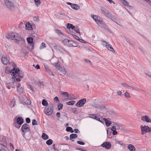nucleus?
Returning a JSON list of instances; mask_svg holds the SVG:
<instances>
[{
    "mask_svg": "<svg viewBox=\"0 0 151 151\" xmlns=\"http://www.w3.org/2000/svg\"><path fill=\"white\" fill-rule=\"evenodd\" d=\"M53 142V141L51 139H49L46 142V143L48 145H51Z\"/></svg>",
    "mask_w": 151,
    "mask_h": 151,
    "instance_id": "obj_39",
    "label": "nucleus"
},
{
    "mask_svg": "<svg viewBox=\"0 0 151 151\" xmlns=\"http://www.w3.org/2000/svg\"><path fill=\"white\" fill-rule=\"evenodd\" d=\"M89 115L90 116V117L94 119L95 117L96 116V114H90Z\"/></svg>",
    "mask_w": 151,
    "mask_h": 151,
    "instance_id": "obj_50",
    "label": "nucleus"
},
{
    "mask_svg": "<svg viewBox=\"0 0 151 151\" xmlns=\"http://www.w3.org/2000/svg\"><path fill=\"white\" fill-rule=\"evenodd\" d=\"M74 30L76 33H78L80 35H81V33H80L79 31V29L78 27H76L74 28Z\"/></svg>",
    "mask_w": 151,
    "mask_h": 151,
    "instance_id": "obj_37",
    "label": "nucleus"
},
{
    "mask_svg": "<svg viewBox=\"0 0 151 151\" xmlns=\"http://www.w3.org/2000/svg\"><path fill=\"white\" fill-rule=\"evenodd\" d=\"M55 17L56 18L58 19L63 17H61V16L59 14H55Z\"/></svg>",
    "mask_w": 151,
    "mask_h": 151,
    "instance_id": "obj_56",
    "label": "nucleus"
},
{
    "mask_svg": "<svg viewBox=\"0 0 151 151\" xmlns=\"http://www.w3.org/2000/svg\"><path fill=\"white\" fill-rule=\"evenodd\" d=\"M35 4L37 6H39L40 4V0H34Z\"/></svg>",
    "mask_w": 151,
    "mask_h": 151,
    "instance_id": "obj_41",
    "label": "nucleus"
},
{
    "mask_svg": "<svg viewBox=\"0 0 151 151\" xmlns=\"http://www.w3.org/2000/svg\"><path fill=\"white\" fill-rule=\"evenodd\" d=\"M67 27L69 29L71 28L73 29L75 28V26L73 25L72 24L68 23L67 25Z\"/></svg>",
    "mask_w": 151,
    "mask_h": 151,
    "instance_id": "obj_36",
    "label": "nucleus"
},
{
    "mask_svg": "<svg viewBox=\"0 0 151 151\" xmlns=\"http://www.w3.org/2000/svg\"><path fill=\"white\" fill-rule=\"evenodd\" d=\"M21 124H18V123H17H17L15 122L13 124L14 126V127H16V128H17L18 129H19L20 128V127H21Z\"/></svg>",
    "mask_w": 151,
    "mask_h": 151,
    "instance_id": "obj_44",
    "label": "nucleus"
},
{
    "mask_svg": "<svg viewBox=\"0 0 151 151\" xmlns=\"http://www.w3.org/2000/svg\"><path fill=\"white\" fill-rule=\"evenodd\" d=\"M0 144L1 145L5 147H6L7 145V142L6 139V138L4 136H2L0 138Z\"/></svg>",
    "mask_w": 151,
    "mask_h": 151,
    "instance_id": "obj_9",
    "label": "nucleus"
},
{
    "mask_svg": "<svg viewBox=\"0 0 151 151\" xmlns=\"http://www.w3.org/2000/svg\"><path fill=\"white\" fill-rule=\"evenodd\" d=\"M38 86L41 87L43 85V82L39 81L38 83Z\"/></svg>",
    "mask_w": 151,
    "mask_h": 151,
    "instance_id": "obj_63",
    "label": "nucleus"
},
{
    "mask_svg": "<svg viewBox=\"0 0 151 151\" xmlns=\"http://www.w3.org/2000/svg\"><path fill=\"white\" fill-rule=\"evenodd\" d=\"M62 99L63 101L68 100L69 95L67 92H62Z\"/></svg>",
    "mask_w": 151,
    "mask_h": 151,
    "instance_id": "obj_15",
    "label": "nucleus"
},
{
    "mask_svg": "<svg viewBox=\"0 0 151 151\" xmlns=\"http://www.w3.org/2000/svg\"><path fill=\"white\" fill-rule=\"evenodd\" d=\"M113 127L111 128V130L112 131H114V130H115L116 129V126L115 127V125H114V123L113 124Z\"/></svg>",
    "mask_w": 151,
    "mask_h": 151,
    "instance_id": "obj_64",
    "label": "nucleus"
},
{
    "mask_svg": "<svg viewBox=\"0 0 151 151\" xmlns=\"http://www.w3.org/2000/svg\"><path fill=\"white\" fill-rule=\"evenodd\" d=\"M101 11L104 15L109 18L112 14L109 11L106 10L101 9Z\"/></svg>",
    "mask_w": 151,
    "mask_h": 151,
    "instance_id": "obj_17",
    "label": "nucleus"
},
{
    "mask_svg": "<svg viewBox=\"0 0 151 151\" xmlns=\"http://www.w3.org/2000/svg\"><path fill=\"white\" fill-rule=\"evenodd\" d=\"M26 122L27 123H29L30 122V119L29 118H27L26 119Z\"/></svg>",
    "mask_w": 151,
    "mask_h": 151,
    "instance_id": "obj_61",
    "label": "nucleus"
},
{
    "mask_svg": "<svg viewBox=\"0 0 151 151\" xmlns=\"http://www.w3.org/2000/svg\"><path fill=\"white\" fill-rule=\"evenodd\" d=\"M13 40L19 41H24V40L22 38L20 35L16 33H14Z\"/></svg>",
    "mask_w": 151,
    "mask_h": 151,
    "instance_id": "obj_11",
    "label": "nucleus"
},
{
    "mask_svg": "<svg viewBox=\"0 0 151 151\" xmlns=\"http://www.w3.org/2000/svg\"><path fill=\"white\" fill-rule=\"evenodd\" d=\"M96 22L98 24L100 25L103 22L102 20L98 19Z\"/></svg>",
    "mask_w": 151,
    "mask_h": 151,
    "instance_id": "obj_54",
    "label": "nucleus"
},
{
    "mask_svg": "<svg viewBox=\"0 0 151 151\" xmlns=\"http://www.w3.org/2000/svg\"><path fill=\"white\" fill-rule=\"evenodd\" d=\"M119 1L124 5L129 6V3L126 0H119Z\"/></svg>",
    "mask_w": 151,
    "mask_h": 151,
    "instance_id": "obj_27",
    "label": "nucleus"
},
{
    "mask_svg": "<svg viewBox=\"0 0 151 151\" xmlns=\"http://www.w3.org/2000/svg\"><path fill=\"white\" fill-rule=\"evenodd\" d=\"M42 104L44 106H47L48 105L47 102L45 99H43L42 101Z\"/></svg>",
    "mask_w": 151,
    "mask_h": 151,
    "instance_id": "obj_38",
    "label": "nucleus"
},
{
    "mask_svg": "<svg viewBox=\"0 0 151 151\" xmlns=\"http://www.w3.org/2000/svg\"><path fill=\"white\" fill-rule=\"evenodd\" d=\"M141 119L143 121H145L147 122H151V119L147 115L142 116L141 117Z\"/></svg>",
    "mask_w": 151,
    "mask_h": 151,
    "instance_id": "obj_16",
    "label": "nucleus"
},
{
    "mask_svg": "<svg viewBox=\"0 0 151 151\" xmlns=\"http://www.w3.org/2000/svg\"><path fill=\"white\" fill-rule=\"evenodd\" d=\"M77 143L79 144L80 145H85V143L83 142L78 141L77 142Z\"/></svg>",
    "mask_w": 151,
    "mask_h": 151,
    "instance_id": "obj_59",
    "label": "nucleus"
},
{
    "mask_svg": "<svg viewBox=\"0 0 151 151\" xmlns=\"http://www.w3.org/2000/svg\"><path fill=\"white\" fill-rule=\"evenodd\" d=\"M30 128L28 124H25L23 125L22 127V131L24 133H25L27 132H29L30 131Z\"/></svg>",
    "mask_w": 151,
    "mask_h": 151,
    "instance_id": "obj_13",
    "label": "nucleus"
},
{
    "mask_svg": "<svg viewBox=\"0 0 151 151\" xmlns=\"http://www.w3.org/2000/svg\"><path fill=\"white\" fill-rule=\"evenodd\" d=\"M114 123V125H115V127L116 126V128H117V129H120V128L121 127H120L119 125L117 124Z\"/></svg>",
    "mask_w": 151,
    "mask_h": 151,
    "instance_id": "obj_52",
    "label": "nucleus"
},
{
    "mask_svg": "<svg viewBox=\"0 0 151 151\" xmlns=\"http://www.w3.org/2000/svg\"><path fill=\"white\" fill-rule=\"evenodd\" d=\"M66 131L68 132H70L71 133L73 132L74 131L72 127H68L66 129Z\"/></svg>",
    "mask_w": 151,
    "mask_h": 151,
    "instance_id": "obj_34",
    "label": "nucleus"
},
{
    "mask_svg": "<svg viewBox=\"0 0 151 151\" xmlns=\"http://www.w3.org/2000/svg\"><path fill=\"white\" fill-rule=\"evenodd\" d=\"M63 105L61 103H59L58 104V107L59 110L62 109H63Z\"/></svg>",
    "mask_w": 151,
    "mask_h": 151,
    "instance_id": "obj_43",
    "label": "nucleus"
},
{
    "mask_svg": "<svg viewBox=\"0 0 151 151\" xmlns=\"http://www.w3.org/2000/svg\"><path fill=\"white\" fill-rule=\"evenodd\" d=\"M14 33L10 32L7 34L6 37V38L13 40V38Z\"/></svg>",
    "mask_w": 151,
    "mask_h": 151,
    "instance_id": "obj_19",
    "label": "nucleus"
},
{
    "mask_svg": "<svg viewBox=\"0 0 151 151\" xmlns=\"http://www.w3.org/2000/svg\"><path fill=\"white\" fill-rule=\"evenodd\" d=\"M1 60L2 63L4 65H7L10 63L9 60L5 55H3L2 56Z\"/></svg>",
    "mask_w": 151,
    "mask_h": 151,
    "instance_id": "obj_14",
    "label": "nucleus"
},
{
    "mask_svg": "<svg viewBox=\"0 0 151 151\" xmlns=\"http://www.w3.org/2000/svg\"><path fill=\"white\" fill-rule=\"evenodd\" d=\"M72 112L76 114H77L78 113V111L77 109L76 108H73L72 109Z\"/></svg>",
    "mask_w": 151,
    "mask_h": 151,
    "instance_id": "obj_47",
    "label": "nucleus"
},
{
    "mask_svg": "<svg viewBox=\"0 0 151 151\" xmlns=\"http://www.w3.org/2000/svg\"><path fill=\"white\" fill-rule=\"evenodd\" d=\"M68 98L69 99H68V100H71L72 99H76L75 98L73 97V96H71L70 95H69Z\"/></svg>",
    "mask_w": 151,
    "mask_h": 151,
    "instance_id": "obj_57",
    "label": "nucleus"
},
{
    "mask_svg": "<svg viewBox=\"0 0 151 151\" xmlns=\"http://www.w3.org/2000/svg\"><path fill=\"white\" fill-rule=\"evenodd\" d=\"M140 128L142 135H143L146 133L151 132V127H149L148 126L144 125L143 126L142 125L140 126Z\"/></svg>",
    "mask_w": 151,
    "mask_h": 151,
    "instance_id": "obj_5",
    "label": "nucleus"
},
{
    "mask_svg": "<svg viewBox=\"0 0 151 151\" xmlns=\"http://www.w3.org/2000/svg\"><path fill=\"white\" fill-rule=\"evenodd\" d=\"M96 107L97 108H98L100 110H101L103 109V108H104V106H101L100 105H98L97 106H96Z\"/></svg>",
    "mask_w": 151,
    "mask_h": 151,
    "instance_id": "obj_58",
    "label": "nucleus"
},
{
    "mask_svg": "<svg viewBox=\"0 0 151 151\" xmlns=\"http://www.w3.org/2000/svg\"><path fill=\"white\" fill-rule=\"evenodd\" d=\"M53 106L52 104H51L49 106H46L45 109V114L48 115H51L53 112Z\"/></svg>",
    "mask_w": 151,
    "mask_h": 151,
    "instance_id": "obj_4",
    "label": "nucleus"
},
{
    "mask_svg": "<svg viewBox=\"0 0 151 151\" xmlns=\"http://www.w3.org/2000/svg\"><path fill=\"white\" fill-rule=\"evenodd\" d=\"M102 147L105 148L107 149L111 148V143L109 142H104L101 145Z\"/></svg>",
    "mask_w": 151,
    "mask_h": 151,
    "instance_id": "obj_12",
    "label": "nucleus"
},
{
    "mask_svg": "<svg viewBox=\"0 0 151 151\" xmlns=\"http://www.w3.org/2000/svg\"><path fill=\"white\" fill-rule=\"evenodd\" d=\"M69 45L70 47H77L78 46V43L75 41L70 40Z\"/></svg>",
    "mask_w": 151,
    "mask_h": 151,
    "instance_id": "obj_18",
    "label": "nucleus"
},
{
    "mask_svg": "<svg viewBox=\"0 0 151 151\" xmlns=\"http://www.w3.org/2000/svg\"><path fill=\"white\" fill-rule=\"evenodd\" d=\"M100 26L102 28H105V29H108L106 25L104 24L103 22L100 25Z\"/></svg>",
    "mask_w": 151,
    "mask_h": 151,
    "instance_id": "obj_42",
    "label": "nucleus"
},
{
    "mask_svg": "<svg viewBox=\"0 0 151 151\" xmlns=\"http://www.w3.org/2000/svg\"><path fill=\"white\" fill-rule=\"evenodd\" d=\"M4 3L6 7L9 9H11L14 8V3L9 0H5Z\"/></svg>",
    "mask_w": 151,
    "mask_h": 151,
    "instance_id": "obj_6",
    "label": "nucleus"
},
{
    "mask_svg": "<svg viewBox=\"0 0 151 151\" xmlns=\"http://www.w3.org/2000/svg\"><path fill=\"white\" fill-rule=\"evenodd\" d=\"M23 122V119L21 117H18L17 119V122L18 124H22Z\"/></svg>",
    "mask_w": 151,
    "mask_h": 151,
    "instance_id": "obj_20",
    "label": "nucleus"
},
{
    "mask_svg": "<svg viewBox=\"0 0 151 151\" xmlns=\"http://www.w3.org/2000/svg\"><path fill=\"white\" fill-rule=\"evenodd\" d=\"M16 78L14 77V78H11L9 81V82L6 84V87L9 89H10L11 88H14L15 87L16 83L15 80Z\"/></svg>",
    "mask_w": 151,
    "mask_h": 151,
    "instance_id": "obj_3",
    "label": "nucleus"
},
{
    "mask_svg": "<svg viewBox=\"0 0 151 151\" xmlns=\"http://www.w3.org/2000/svg\"><path fill=\"white\" fill-rule=\"evenodd\" d=\"M122 85L124 87L128 89H132V90H133V88L131 86H130L126 83H122Z\"/></svg>",
    "mask_w": 151,
    "mask_h": 151,
    "instance_id": "obj_21",
    "label": "nucleus"
},
{
    "mask_svg": "<svg viewBox=\"0 0 151 151\" xmlns=\"http://www.w3.org/2000/svg\"><path fill=\"white\" fill-rule=\"evenodd\" d=\"M71 7L73 9L76 10H78L80 8L79 6L77 4H73L72 6H71Z\"/></svg>",
    "mask_w": 151,
    "mask_h": 151,
    "instance_id": "obj_26",
    "label": "nucleus"
},
{
    "mask_svg": "<svg viewBox=\"0 0 151 151\" xmlns=\"http://www.w3.org/2000/svg\"><path fill=\"white\" fill-rule=\"evenodd\" d=\"M54 100L55 101H56L57 103L59 102V101L58 99V97H55L54 99Z\"/></svg>",
    "mask_w": 151,
    "mask_h": 151,
    "instance_id": "obj_62",
    "label": "nucleus"
},
{
    "mask_svg": "<svg viewBox=\"0 0 151 151\" xmlns=\"http://www.w3.org/2000/svg\"><path fill=\"white\" fill-rule=\"evenodd\" d=\"M26 28L28 30L32 29V26L31 24L29 22L27 23L25 25Z\"/></svg>",
    "mask_w": 151,
    "mask_h": 151,
    "instance_id": "obj_24",
    "label": "nucleus"
},
{
    "mask_svg": "<svg viewBox=\"0 0 151 151\" xmlns=\"http://www.w3.org/2000/svg\"><path fill=\"white\" fill-rule=\"evenodd\" d=\"M86 101V99L83 98L79 101L76 104V105L78 107L83 106Z\"/></svg>",
    "mask_w": 151,
    "mask_h": 151,
    "instance_id": "obj_10",
    "label": "nucleus"
},
{
    "mask_svg": "<svg viewBox=\"0 0 151 151\" xmlns=\"http://www.w3.org/2000/svg\"><path fill=\"white\" fill-rule=\"evenodd\" d=\"M103 120L105 122L106 125L107 127L109 126L111 124V122L108 121L107 119L103 118Z\"/></svg>",
    "mask_w": 151,
    "mask_h": 151,
    "instance_id": "obj_23",
    "label": "nucleus"
},
{
    "mask_svg": "<svg viewBox=\"0 0 151 151\" xmlns=\"http://www.w3.org/2000/svg\"><path fill=\"white\" fill-rule=\"evenodd\" d=\"M70 40H68L67 39H64L62 41V42L64 45H66L67 44L68 42L69 44Z\"/></svg>",
    "mask_w": 151,
    "mask_h": 151,
    "instance_id": "obj_30",
    "label": "nucleus"
},
{
    "mask_svg": "<svg viewBox=\"0 0 151 151\" xmlns=\"http://www.w3.org/2000/svg\"><path fill=\"white\" fill-rule=\"evenodd\" d=\"M120 130L121 132L123 133H127L128 132V130L122 127L120 128Z\"/></svg>",
    "mask_w": 151,
    "mask_h": 151,
    "instance_id": "obj_32",
    "label": "nucleus"
},
{
    "mask_svg": "<svg viewBox=\"0 0 151 151\" xmlns=\"http://www.w3.org/2000/svg\"><path fill=\"white\" fill-rule=\"evenodd\" d=\"M44 67L45 69L47 71H50V69L48 68V66L47 65H44Z\"/></svg>",
    "mask_w": 151,
    "mask_h": 151,
    "instance_id": "obj_60",
    "label": "nucleus"
},
{
    "mask_svg": "<svg viewBox=\"0 0 151 151\" xmlns=\"http://www.w3.org/2000/svg\"><path fill=\"white\" fill-rule=\"evenodd\" d=\"M102 42L103 43V45L105 46L108 49V50L113 52H115L114 50L113 49L111 45L108 42H107L105 41H102Z\"/></svg>",
    "mask_w": 151,
    "mask_h": 151,
    "instance_id": "obj_7",
    "label": "nucleus"
},
{
    "mask_svg": "<svg viewBox=\"0 0 151 151\" xmlns=\"http://www.w3.org/2000/svg\"><path fill=\"white\" fill-rule=\"evenodd\" d=\"M42 139L45 140H46L49 138V137L48 136L45 134V133H43L42 136Z\"/></svg>",
    "mask_w": 151,
    "mask_h": 151,
    "instance_id": "obj_29",
    "label": "nucleus"
},
{
    "mask_svg": "<svg viewBox=\"0 0 151 151\" xmlns=\"http://www.w3.org/2000/svg\"><path fill=\"white\" fill-rule=\"evenodd\" d=\"M28 42L30 44H32L33 41V39L31 37H27V39Z\"/></svg>",
    "mask_w": 151,
    "mask_h": 151,
    "instance_id": "obj_28",
    "label": "nucleus"
},
{
    "mask_svg": "<svg viewBox=\"0 0 151 151\" xmlns=\"http://www.w3.org/2000/svg\"><path fill=\"white\" fill-rule=\"evenodd\" d=\"M15 104V101H14L12 100L10 103V106L11 107H14Z\"/></svg>",
    "mask_w": 151,
    "mask_h": 151,
    "instance_id": "obj_45",
    "label": "nucleus"
},
{
    "mask_svg": "<svg viewBox=\"0 0 151 151\" xmlns=\"http://www.w3.org/2000/svg\"><path fill=\"white\" fill-rule=\"evenodd\" d=\"M75 103V101H69L66 102V104L68 105H73Z\"/></svg>",
    "mask_w": 151,
    "mask_h": 151,
    "instance_id": "obj_35",
    "label": "nucleus"
},
{
    "mask_svg": "<svg viewBox=\"0 0 151 151\" xmlns=\"http://www.w3.org/2000/svg\"><path fill=\"white\" fill-rule=\"evenodd\" d=\"M54 68L62 76H65L66 73V70L64 67H62L60 66V64L58 62L55 63H52Z\"/></svg>",
    "mask_w": 151,
    "mask_h": 151,
    "instance_id": "obj_2",
    "label": "nucleus"
},
{
    "mask_svg": "<svg viewBox=\"0 0 151 151\" xmlns=\"http://www.w3.org/2000/svg\"><path fill=\"white\" fill-rule=\"evenodd\" d=\"M78 137V135L76 134H73L70 135V139H75Z\"/></svg>",
    "mask_w": 151,
    "mask_h": 151,
    "instance_id": "obj_33",
    "label": "nucleus"
},
{
    "mask_svg": "<svg viewBox=\"0 0 151 151\" xmlns=\"http://www.w3.org/2000/svg\"><path fill=\"white\" fill-rule=\"evenodd\" d=\"M16 86L18 93L19 95H21L23 92V88L21 84L19 83H16Z\"/></svg>",
    "mask_w": 151,
    "mask_h": 151,
    "instance_id": "obj_8",
    "label": "nucleus"
},
{
    "mask_svg": "<svg viewBox=\"0 0 151 151\" xmlns=\"http://www.w3.org/2000/svg\"><path fill=\"white\" fill-rule=\"evenodd\" d=\"M53 47L55 50H59L60 48L59 46L56 45L53 46Z\"/></svg>",
    "mask_w": 151,
    "mask_h": 151,
    "instance_id": "obj_55",
    "label": "nucleus"
},
{
    "mask_svg": "<svg viewBox=\"0 0 151 151\" xmlns=\"http://www.w3.org/2000/svg\"><path fill=\"white\" fill-rule=\"evenodd\" d=\"M124 96L126 98H129L130 97L129 93L127 92H126L124 94Z\"/></svg>",
    "mask_w": 151,
    "mask_h": 151,
    "instance_id": "obj_48",
    "label": "nucleus"
},
{
    "mask_svg": "<svg viewBox=\"0 0 151 151\" xmlns=\"http://www.w3.org/2000/svg\"><path fill=\"white\" fill-rule=\"evenodd\" d=\"M37 122L35 119L32 120V125H37Z\"/></svg>",
    "mask_w": 151,
    "mask_h": 151,
    "instance_id": "obj_51",
    "label": "nucleus"
},
{
    "mask_svg": "<svg viewBox=\"0 0 151 151\" xmlns=\"http://www.w3.org/2000/svg\"><path fill=\"white\" fill-rule=\"evenodd\" d=\"M12 65L14 68L10 72L11 75L14 76L17 81H20L21 80V78L24 77V73L22 71H20L19 68H17V66L14 62L12 63Z\"/></svg>",
    "mask_w": 151,
    "mask_h": 151,
    "instance_id": "obj_1",
    "label": "nucleus"
},
{
    "mask_svg": "<svg viewBox=\"0 0 151 151\" xmlns=\"http://www.w3.org/2000/svg\"><path fill=\"white\" fill-rule=\"evenodd\" d=\"M91 16L92 18L96 21V22L99 19V17L98 16L94 15L92 14L91 15Z\"/></svg>",
    "mask_w": 151,
    "mask_h": 151,
    "instance_id": "obj_31",
    "label": "nucleus"
},
{
    "mask_svg": "<svg viewBox=\"0 0 151 151\" xmlns=\"http://www.w3.org/2000/svg\"><path fill=\"white\" fill-rule=\"evenodd\" d=\"M56 32L59 35H63L62 32L58 29H57L55 30Z\"/></svg>",
    "mask_w": 151,
    "mask_h": 151,
    "instance_id": "obj_49",
    "label": "nucleus"
},
{
    "mask_svg": "<svg viewBox=\"0 0 151 151\" xmlns=\"http://www.w3.org/2000/svg\"><path fill=\"white\" fill-rule=\"evenodd\" d=\"M46 45L45 44L44 42H42L41 44V45L40 47V49H41L45 48H46Z\"/></svg>",
    "mask_w": 151,
    "mask_h": 151,
    "instance_id": "obj_40",
    "label": "nucleus"
},
{
    "mask_svg": "<svg viewBox=\"0 0 151 151\" xmlns=\"http://www.w3.org/2000/svg\"><path fill=\"white\" fill-rule=\"evenodd\" d=\"M72 36H73L74 38L75 39H76L77 40H79V39H80L76 35H73Z\"/></svg>",
    "mask_w": 151,
    "mask_h": 151,
    "instance_id": "obj_53",
    "label": "nucleus"
},
{
    "mask_svg": "<svg viewBox=\"0 0 151 151\" xmlns=\"http://www.w3.org/2000/svg\"><path fill=\"white\" fill-rule=\"evenodd\" d=\"M94 119L100 122L101 123H103V122L102 121V120H101L97 116H95V118H94Z\"/></svg>",
    "mask_w": 151,
    "mask_h": 151,
    "instance_id": "obj_46",
    "label": "nucleus"
},
{
    "mask_svg": "<svg viewBox=\"0 0 151 151\" xmlns=\"http://www.w3.org/2000/svg\"><path fill=\"white\" fill-rule=\"evenodd\" d=\"M109 18L110 19L113 21L115 22L117 24H119L117 22V19L112 14L111 15V16Z\"/></svg>",
    "mask_w": 151,
    "mask_h": 151,
    "instance_id": "obj_25",
    "label": "nucleus"
},
{
    "mask_svg": "<svg viewBox=\"0 0 151 151\" xmlns=\"http://www.w3.org/2000/svg\"><path fill=\"white\" fill-rule=\"evenodd\" d=\"M128 148L131 151H135L136 149L132 144H129L128 146Z\"/></svg>",
    "mask_w": 151,
    "mask_h": 151,
    "instance_id": "obj_22",
    "label": "nucleus"
}]
</instances>
